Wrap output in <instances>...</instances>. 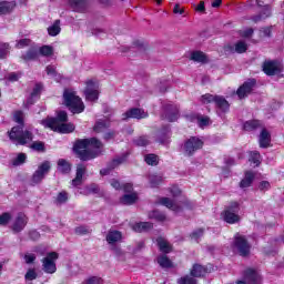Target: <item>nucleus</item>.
Masks as SVG:
<instances>
[{
	"instance_id": "9",
	"label": "nucleus",
	"mask_w": 284,
	"mask_h": 284,
	"mask_svg": "<svg viewBox=\"0 0 284 284\" xmlns=\"http://www.w3.org/2000/svg\"><path fill=\"white\" fill-rule=\"evenodd\" d=\"M50 162L49 161H44L42 162L39 166L38 170L33 173L32 179H31V183L33 185H37L39 183H41V181L43 179H45V174H48V172H50Z\"/></svg>"
},
{
	"instance_id": "53",
	"label": "nucleus",
	"mask_w": 284,
	"mask_h": 284,
	"mask_svg": "<svg viewBox=\"0 0 284 284\" xmlns=\"http://www.w3.org/2000/svg\"><path fill=\"white\" fill-rule=\"evenodd\" d=\"M11 219L12 215H10V213H3L2 215H0V225H8Z\"/></svg>"
},
{
	"instance_id": "4",
	"label": "nucleus",
	"mask_w": 284,
	"mask_h": 284,
	"mask_svg": "<svg viewBox=\"0 0 284 284\" xmlns=\"http://www.w3.org/2000/svg\"><path fill=\"white\" fill-rule=\"evenodd\" d=\"M40 123L43 128H49V130L60 132L61 134H70V132H74V124L59 123V120H54V118H47L45 120H41Z\"/></svg>"
},
{
	"instance_id": "7",
	"label": "nucleus",
	"mask_w": 284,
	"mask_h": 284,
	"mask_svg": "<svg viewBox=\"0 0 284 284\" xmlns=\"http://www.w3.org/2000/svg\"><path fill=\"white\" fill-rule=\"evenodd\" d=\"M201 101L202 103H205V104L215 103L216 108L221 110V112H227V110H230V102H227V100H225V98L221 95H213V94L206 93L202 95Z\"/></svg>"
},
{
	"instance_id": "35",
	"label": "nucleus",
	"mask_w": 284,
	"mask_h": 284,
	"mask_svg": "<svg viewBox=\"0 0 284 284\" xmlns=\"http://www.w3.org/2000/svg\"><path fill=\"white\" fill-rule=\"evenodd\" d=\"M257 128H261V121L258 120H251L244 123L246 132H252V130H257Z\"/></svg>"
},
{
	"instance_id": "29",
	"label": "nucleus",
	"mask_w": 284,
	"mask_h": 284,
	"mask_svg": "<svg viewBox=\"0 0 284 284\" xmlns=\"http://www.w3.org/2000/svg\"><path fill=\"white\" fill-rule=\"evenodd\" d=\"M49 37H58L61 34V20H55L52 26L48 28Z\"/></svg>"
},
{
	"instance_id": "46",
	"label": "nucleus",
	"mask_w": 284,
	"mask_h": 284,
	"mask_svg": "<svg viewBox=\"0 0 284 284\" xmlns=\"http://www.w3.org/2000/svg\"><path fill=\"white\" fill-rule=\"evenodd\" d=\"M9 52H10V44L8 43L0 44V59H6Z\"/></svg>"
},
{
	"instance_id": "37",
	"label": "nucleus",
	"mask_w": 284,
	"mask_h": 284,
	"mask_svg": "<svg viewBox=\"0 0 284 284\" xmlns=\"http://www.w3.org/2000/svg\"><path fill=\"white\" fill-rule=\"evenodd\" d=\"M144 161L148 165H159V156L154 153L146 154Z\"/></svg>"
},
{
	"instance_id": "58",
	"label": "nucleus",
	"mask_w": 284,
	"mask_h": 284,
	"mask_svg": "<svg viewBox=\"0 0 284 284\" xmlns=\"http://www.w3.org/2000/svg\"><path fill=\"white\" fill-rule=\"evenodd\" d=\"M65 201H68V192L62 191L58 194L57 196V203H65Z\"/></svg>"
},
{
	"instance_id": "20",
	"label": "nucleus",
	"mask_w": 284,
	"mask_h": 284,
	"mask_svg": "<svg viewBox=\"0 0 284 284\" xmlns=\"http://www.w3.org/2000/svg\"><path fill=\"white\" fill-rule=\"evenodd\" d=\"M69 6L74 10V12H85L88 2L87 0H70Z\"/></svg>"
},
{
	"instance_id": "23",
	"label": "nucleus",
	"mask_w": 284,
	"mask_h": 284,
	"mask_svg": "<svg viewBox=\"0 0 284 284\" xmlns=\"http://www.w3.org/2000/svg\"><path fill=\"white\" fill-rule=\"evenodd\" d=\"M83 174H85V166L83 164L78 165L75 179L72 180L73 187H78L83 183Z\"/></svg>"
},
{
	"instance_id": "52",
	"label": "nucleus",
	"mask_w": 284,
	"mask_h": 284,
	"mask_svg": "<svg viewBox=\"0 0 284 284\" xmlns=\"http://www.w3.org/2000/svg\"><path fill=\"white\" fill-rule=\"evenodd\" d=\"M74 232L79 236H83L85 234H90V229H88V226H78L75 227Z\"/></svg>"
},
{
	"instance_id": "48",
	"label": "nucleus",
	"mask_w": 284,
	"mask_h": 284,
	"mask_svg": "<svg viewBox=\"0 0 284 284\" xmlns=\"http://www.w3.org/2000/svg\"><path fill=\"white\" fill-rule=\"evenodd\" d=\"M178 283L179 284H196V280L194 277L186 275L178 280Z\"/></svg>"
},
{
	"instance_id": "8",
	"label": "nucleus",
	"mask_w": 284,
	"mask_h": 284,
	"mask_svg": "<svg viewBox=\"0 0 284 284\" xmlns=\"http://www.w3.org/2000/svg\"><path fill=\"white\" fill-rule=\"evenodd\" d=\"M57 258H59V253L51 252L42 260V267L47 274H54L57 272V263H54Z\"/></svg>"
},
{
	"instance_id": "26",
	"label": "nucleus",
	"mask_w": 284,
	"mask_h": 284,
	"mask_svg": "<svg viewBox=\"0 0 284 284\" xmlns=\"http://www.w3.org/2000/svg\"><path fill=\"white\" fill-rule=\"evenodd\" d=\"M156 243L160 248V252H163V254H170V252H172V245L169 244L165 239L159 237L156 240Z\"/></svg>"
},
{
	"instance_id": "18",
	"label": "nucleus",
	"mask_w": 284,
	"mask_h": 284,
	"mask_svg": "<svg viewBox=\"0 0 284 284\" xmlns=\"http://www.w3.org/2000/svg\"><path fill=\"white\" fill-rule=\"evenodd\" d=\"M244 276L247 284H261V275L255 270H246Z\"/></svg>"
},
{
	"instance_id": "6",
	"label": "nucleus",
	"mask_w": 284,
	"mask_h": 284,
	"mask_svg": "<svg viewBox=\"0 0 284 284\" xmlns=\"http://www.w3.org/2000/svg\"><path fill=\"white\" fill-rule=\"evenodd\" d=\"M239 202H231L229 207L222 213V219L225 223H230V225H234V223H239L241 221V216H239Z\"/></svg>"
},
{
	"instance_id": "51",
	"label": "nucleus",
	"mask_w": 284,
	"mask_h": 284,
	"mask_svg": "<svg viewBox=\"0 0 284 284\" xmlns=\"http://www.w3.org/2000/svg\"><path fill=\"white\" fill-rule=\"evenodd\" d=\"M55 121L58 123H65L68 121V113L65 111H59Z\"/></svg>"
},
{
	"instance_id": "30",
	"label": "nucleus",
	"mask_w": 284,
	"mask_h": 284,
	"mask_svg": "<svg viewBox=\"0 0 284 284\" xmlns=\"http://www.w3.org/2000/svg\"><path fill=\"white\" fill-rule=\"evenodd\" d=\"M191 61H195L196 63H207V55H205L203 51H193L191 53Z\"/></svg>"
},
{
	"instance_id": "5",
	"label": "nucleus",
	"mask_w": 284,
	"mask_h": 284,
	"mask_svg": "<svg viewBox=\"0 0 284 284\" xmlns=\"http://www.w3.org/2000/svg\"><path fill=\"white\" fill-rule=\"evenodd\" d=\"M251 248H252V246L250 245V243L247 242L245 236H243L239 233L235 234L234 241L232 244L233 252H237L240 254V256H250Z\"/></svg>"
},
{
	"instance_id": "16",
	"label": "nucleus",
	"mask_w": 284,
	"mask_h": 284,
	"mask_svg": "<svg viewBox=\"0 0 284 284\" xmlns=\"http://www.w3.org/2000/svg\"><path fill=\"white\" fill-rule=\"evenodd\" d=\"M263 71L268 77H274V74H278V72H281V64L276 61H266L263 64Z\"/></svg>"
},
{
	"instance_id": "2",
	"label": "nucleus",
	"mask_w": 284,
	"mask_h": 284,
	"mask_svg": "<svg viewBox=\"0 0 284 284\" xmlns=\"http://www.w3.org/2000/svg\"><path fill=\"white\" fill-rule=\"evenodd\" d=\"M64 104L67 108H69L70 112L72 114H81L83 110H85V104L83 103V100L77 95L75 91H72L70 89L64 90L63 93Z\"/></svg>"
},
{
	"instance_id": "3",
	"label": "nucleus",
	"mask_w": 284,
	"mask_h": 284,
	"mask_svg": "<svg viewBox=\"0 0 284 284\" xmlns=\"http://www.w3.org/2000/svg\"><path fill=\"white\" fill-rule=\"evenodd\" d=\"M10 141L16 145H28V143H32V139L34 135L32 132L26 130L23 131V126H13L11 131L8 132Z\"/></svg>"
},
{
	"instance_id": "59",
	"label": "nucleus",
	"mask_w": 284,
	"mask_h": 284,
	"mask_svg": "<svg viewBox=\"0 0 284 284\" xmlns=\"http://www.w3.org/2000/svg\"><path fill=\"white\" fill-rule=\"evenodd\" d=\"M271 187L272 185L268 181H262L258 185V190H261V192H266V190H270Z\"/></svg>"
},
{
	"instance_id": "1",
	"label": "nucleus",
	"mask_w": 284,
	"mask_h": 284,
	"mask_svg": "<svg viewBox=\"0 0 284 284\" xmlns=\"http://www.w3.org/2000/svg\"><path fill=\"white\" fill-rule=\"evenodd\" d=\"M101 148H103V143L95 138H91L78 140L73 150L81 161H90L91 159H97V156L101 154Z\"/></svg>"
},
{
	"instance_id": "31",
	"label": "nucleus",
	"mask_w": 284,
	"mask_h": 284,
	"mask_svg": "<svg viewBox=\"0 0 284 284\" xmlns=\"http://www.w3.org/2000/svg\"><path fill=\"white\" fill-rule=\"evenodd\" d=\"M254 172H246L244 179L240 182V187H250V185H252L254 182Z\"/></svg>"
},
{
	"instance_id": "14",
	"label": "nucleus",
	"mask_w": 284,
	"mask_h": 284,
	"mask_svg": "<svg viewBox=\"0 0 284 284\" xmlns=\"http://www.w3.org/2000/svg\"><path fill=\"white\" fill-rule=\"evenodd\" d=\"M160 203L173 212H182L183 207H185V202H174L170 197H162Z\"/></svg>"
},
{
	"instance_id": "54",
	"label": "nucleus",
	"mask_w": 284,
	"mask_h": 284,
	"mask_svg": "<svg viewBox=\"0 0 284 284\" xmlns=\"http://www.w3.org/2000/svg\"><path fill=\"white\" fill-rule=\"evenodd\" d=\"M26 281H34L37 278V271L34 268L29 270L24 275Z\"/></svg>"
},
{
	"instance_id": "45",
	"label": "nucleus",
	"mask_w": 284,
	"mask_h": 284,
	"mask_svg": "<svg viewBox=\"0 0 284 284\" xmlns=\"http://www.w3.org/2000/svg\"><path fill=\"white\" fill-rule=\"evenodd\" d=\"M149 217L154 219L155 221L163 222L165 221V214L159 212V211H153L149 214Z\"/></svg>"
},
{
	"instance_id": "44",
	"label": "nucleus",
	"mask_w": 284,
	"mask_h": 284,
	"mask_svg": "<svg viewBox=\"0 0 284 284\" xmlns=\"http://www.w3.org/2000/svg\"><path fill=\"white\" fill-rule=\"evenodd\" d=\"M135 145L139 148H145V145H150V140L148 136H140L136 140H134Z\"/></svg>"
},
{
	"instance_id": "12",
	"label": "nucleus",
	"mask_w": 284,
	"mask_h": 284,
	"mask_svg": "<svg viewBox=\"0 0 284 284\" xmlns=\"http://www.w3.org/2000/svg\"><path fill=\"white\" fill-rule=\"evenodd\" d=\"M257 6L263 7L264 6V12L260 16H255L252 18L254 23H258V21H263V19H267V17L272 16V10L270 9L268 3L274 0H256Z\"/></svg>"
},
{
	"instance_id": "25",
	"label": "nucleus",
	"mask_w": 284,
	"mask_h": 284,
	"mask_svg": "<svg viewBox=\"0 0 284 284\" xmlns=\"http://www.w3.org/2000/svg\"><path fill=\"white\" fill-rule=\"evenodd\" d=\"M122 237H123V235L121 234V232L109 231V233L106 234V242L110 245H114V243H119V241H121Z\"/></svg>"
},
{
	"instance_id": "27",
	"label": "nucleus",
	"mask_w": 284,
	"mask_h": 284,
	"mask_svg": "<svg viewBox=\"0 0 284 284\" xmlns=\"http://www.w3.org/2000/svg\"><path fill=\"white\" fill-rule=\"evenodd\" d=\"M17 3L14 1L8 2V1H1L0 2V14H8L11 11L14 10Z\"/></svg>"
},
{
	"instance_id": "49",
	"label": "nucleus",
	"mask_w": 284,
	"mask_h": 284,
	"mask_svg": "<svg viewBox=\"0 0 284 284\" xmlns=\"http://www.w3.org/2000/svg\"><path fill=\"white\" fill-rule=\"evenodd\" d=\"M31 149L36 150V152H45V145L43 142H33L31 144Z\"/></svg>"
},
{
	"instance_id": "11",
	"label": "nucleus",
	"mask_w": 284,
	"mask_h": 284,
	"mask_svg": "<svg viewBox=\"0 0 284 284\" xmlns=\"http://www.w3.org/2000/svg\"><path fill=\"white\" fill-rule=\"evenodd\" d=\"M84 97L87 101H98L99 100V84L97 82L89 80L87 81V88L84 90Z\"/></svg>"
},
{
	"instance_id": "17",
	"label": "nucleus",
	"mask_w": 284,
	"mask_h": 284,
	"mask_svg": "<svg viewBox=\"0 0 284 284\" xmlns=\"http://www.w3.org/2000/svg\"><path fill=\"white\" fill-rule=\"evenodd\" d=\"M28 225V216L23 213H19L16 220L13 221L12 224V230L14 232H21L23 229Z\"/></svg>"
},
{
	"instance_id": "32",
	"label": "nucleus",
	"mask_w": 284,
	"mask_h": 284,
	"mask_svg": "<svg viewBox=\"0 0 284 284\" xmlns=\"http://www.w3.org/2000/svg\"><path fill=\"white\" fill-rule=\"evenodd\" d=\"M205 274H207V270H205V267L201 266L200 264L193 265L191 276L200 278L201 276H205Z\"/></svg>"
},
{
	"instance_id": "39",
	"label": "nucleus",
	"mask_w": 284,
	"mask_h": 284,
	"mask_svg": "<svg viewBox=\"0 0 284 284\" xmlns=\"http://www.w3.org/2000/svg\"><path fill=\"white\" fill-rule=\"evenodd\" d=\"M39 52L42 57H52V54H54V48L51 45H42Z\"/></svg>"
},
{
	"instance_id": "38",
	"label": "nucleus",
	"mask_w": 284,
	"mask_h": 284,
	"mask_svg": "<svg viewBox=\"0 0 284 284\" xmlns=\"http://www.w3.org/2000/svg\"><path fill=\"white\" fill-rule=\"evenodd\" d=\"M39 57V52L37 49H30L24 55H22V59L24 61H34Z\"/></svg>"
},
{
	"instance_id": "63",
	"label": "nucleus",
	"mask_w": 284,
	"mask_h": 284,
	"mask_svg": "<svg viewBox=\"0 0 284 284\" xmlns=\"http://www.w3.org/2000/svg\"><path fill=\"white\" fill-rule=\"evenodd\" d=\"M197 121L200 128H205V125H210V118L207 116L199 118Z\"/></svg>"
},
{
	"instance_id": "43",
	"label": "nucleus",
	"mask_w": 284,
	"mask_h": 284,
	"mask_svg": "<svg viewBox=\"0 0 284 284\" xmlns=\"http://www.w3.org/2000/svg\"><path fill=\"white\" fill-rule=\"evenodd\" d=\"M250 161L254 163V165H261V153H258V151H252Z\"/></svg>"
},
{
	"instance_id": "33",
	"label": "nucleus",
	"mask_w": 284,
	"mask_h": 284,
	"mask_svg": "<svg viewBox=\"0 0 284 284\" xmlns=\"http://www.w3.org/2000/svg\"><path fill=\"white\" fill-rule=\"evenodd\" d=\"M154 225L150 222H140L133 225L134 232H149Z\"/></svg>"
},
{
	"instance_id": "15",
	"label": "nucleus",
	"mask_w": 284,
	"mask_h": 284,
	"mask_svg": "<svg viewBox=\"0 0 284 284\" xmlns=\"http://www.w3.org/2000/svg\"><path fill=\"white\" fill-rule=\"evenodd\" d=\"M254 85H256V80L252 79L248 80L247 82H244L239 89H237V97L239 99H245V97H247V94H250L252 92V90L254 89Z\"/></svg>"
},
{
	"instance_id": "60",
	"label": "nucleus",
	"mask_w": 284,
	"mask_h": 284,
	"mask_svg": "<svg viewBox=\"0 0 284 284\" xmlns=\"http://www.w3.org/2000/svg\"><path fill=\"white\" fill-rule=\"evenodd\" d=\"M125 159L126 156L114 159L111 163L112 170H114V168H116L118 165H121V163H124Z\"/></svg>"
},
{
	"instance_id": "34",
	"label": "nucleus",
	"mask_w": 284,
	"mask_h": 284,
	"mask_svg": "<svg viewBox=\"0 0 284 284\" xmlns=\"http://www.w3.org/2000/svg\"><path fill=\"white\" fill-rule=\"evenodd\" d=\"M70 170H72V166L67 160L60 159L58 161V171H60L61 174H69Z\"/></svg>"
},
{
	"instance_id": "47",
	"label": "nucleus",
	"mask_w": 284,
	"mask_h": 284,
	"mask_svg": "<svg viewBox=\"0 0 284 284\" xmlns=\"http://www.w3.org/2000/svg\"><path fill=\"white\" fill-rule=\"evenodd\" d=\"M82 284H103V278L99 276H91L87 278Z\"/></svg>"
},
{
	"instance_id": "42",
	"label": "nucleus",
	"mask_w": 284,
	"mask_h": 284,
	"mask_svg": "<svg viewBox=\"0 0 284 284\" xmlns=\"http://www.w3.org/2000/svg\"><path fill=\"white\" fill-rule=\"evenodd\" d=\"M235 52H237V54H243V52H247V43H245V41H239L237 43H235Z\"/></svg>"
},
{
	"instance_id": "21",
	"label": "nucleus",
	"mask_w": 284,
	"mask_h": 284,
	"mask_svg": "<svg viewBox=\"0 0 284 284\" xmlns=\"http://www.w3.org/2000/svg\"><path fill=\"white\" fill-rule=\"evenodd\" d=\"M165 119H168L171 123H173V121H176V119H179V106L169 104L166 106Z\"/></svg>"
},
{
	"instance_id": "61",
	"label": "nucleus",
	"mask_w": 284,
	"mask_h": 284,
	"mask_svg": "<svg viewBox=\"0 0 284 284\" xmlns=\"http://www.w3.org/2000/svg\"><path fill=\"white\" fill-rule=\"evenodd\" d=\"M160 182H161V176H156V175L150 176L151 187H156V185H159Z\"/></svg>"
},
{
	"instance_id": "36",
	"label": "nucleus",
	"mask_w": 284,
	"mask_h": 284,
	"mask_svg": "<svg viewBox=\"0 0 284 284\" xmlns=\"http://www.w3.org/2000/svg\"><path fill=\"white\" fill-rule=\"evenodd\" d=\"M158 263H159V265H160L161 267H165V268L172 267V261H171L170 257L166 256V255H160V256L158 257Z\"/></svg>"
},
{
	"instance_id": "62",
	"label": "nucleus",
	"mask_w": 284,
	"mask_h": 284,
	"mask_svg": "<svg viewBox=\"0 0 284 284\" xmlns=\"http://www.w3.org/2000/svg\"><path fill=\"white\" fill-rule=\"evenodd\" d=\"M24 261L27 264L34 263V261H37V255H34L32 253H27L24 255Z\"/></svg>"
},
{
	"instance_id": "13",
	"label": "nucleus",
	"mask_w": 284,
	"mask_h": 284,
	"mask_svg": "<svg viewBox=\"0 0 284 284\" xmlns=\"http://www.w3.org/2000/svg\"><path fill=\"white\" fill-rule=\"evenodd\" d=\"M122 119L123 121L128 119H148V112H145V110L143 109L133 108L128 110L124 114H122Z\"/></svg>"
},
{
	"instance_id": "24",
	"label": "nucleus",
	"mask_w": 284,
	"mask_h": 284,
	"mask_svg": "<svg viewBox=\"0 0 284 284\" xmlns=\"http://www.w3.org/2000/svg\"><path fill=\"white\" fill-rule=\"evenodd\" d=\"M110 128V120L101 119L95 122L93 130L99 134L101 132H105Z\"/></svg>"
},
{
	"instance_id": "57",
	"label": "nucleus",
	"mask_w": 284,
	"mask_h": 284,
	"mask_svg": "<svg viewBox=\"0 0 284 284\" xmlns=\"http://www.w3.org/2000/svg\"><path fill=\"white\" fill-rule=\"evenodd\" d=\"M13 120L16 121V123L23 125V113L21 111H16L13 114Z\"/></svg>"
},
{
	"instance_id": "41",
	"label": "nucleus",
	"mask_w": 284,
	"mask_h": 284,
	"mask_svg": "<svg viewBox=\"0 0 284 284\" xmlns=\"http://www.w3.org/2000/svg\"><path fill=\"white\" fill-rule=\"evenodd\" d=\"M26 159H28V155H26V153H19L12 161V164L16 166L23 165V163H26Z\"/></svg>"
},
{
	"instance_id": "28",
	"label": "nucleus",
	"mask_w": 284,
	"mask_h": 284,
	"mask_svg": "<svg viewBox=\"0 0 284 284\" xmlns=\"http://www.w3.org/2000/svg\"><path fill=\"white\" fill-rule=\"evenodd\" d=\"M138 200H139V195L136 193H131V194L123 195L120 199V203H122V205H132L136 203Z\"/></svg>"
},
{
	"instance_id": "50",
	"label": "nucleus",
	"mask_w": 284,
	"mask_h": 284,
	"mask_svg": "<svg viewBox=\"0 0 284 284\" xmlns=\"http://www.w3.org/2000/svg\"><path fill=\"white\" fill-rule=\"evenodd\" d=\"M99 193V185L91 184L85 187L84 194H98Z\"/></svg>"
},
{
	"instance_id": "56",
	"label": "nucleus",
	"mask_w": 284,
	"mask_h": 284,
	"mask_svg": "<svg viewBox=\"0 0 284 284\" xmlns=\"http://www.w3.org/2000/svg\"><path fill=\"white\" fill-rule=\"evenodd\" d=\"M32 41L30 39H21L17 42L16 48L21 49V48H27V45H30Z\"/></svg>"
},
{
	"instance_id": "64",
	"label": "nucleus",
	"mask_w": 284,
	"mask_h": 284,
	"mask_svg": "<svg viewBox=\"0 0 284 284\" xmlns=\"http://www.w3.org/2000/svg\"><path fill=\"white\" fill-rule=\"evenodd\" d=\"M260 32H262L263 37H272V27L262 28Z\"/></svg>"
},
{
	"instance_id": "10",
	"label": "nucleus",
	"mask_w": 284,
	"mask_h": 284,
	"mask_svg": "<svg viewBox=\"0 0 284 284\" xmlns=\"http://www.w3.org/2000/svg\"><path fill=\"white\" fill-rule=\"evenodd\" d=\"M203 148V141L199 138H190L184 143V152L186 156H192L196 152V150H201Z\"/></svg>"
},
{
	"instance_id": "55",
	"label": "nucleus",
	"mask_w": 284,
	"mask_h": 284,
	"mask_svg": "<svg viewBox=\"0 0 284 284\" xmlns=\"http://www.w3.org/2000/svg\"><path fill=\"white\" fill-rule=\"evenodd\" d=\"M203 236V229H197L191 233L192 241H199Z\"/></svg>"
},
{
	"instance_id": "22",
	"label": "nucleus",
	"mask_w": 284,
	"mask_h": 284,
	"mask_svg": "<svg viewBox=\"0 0 284 284\" xmlns=\"http://www.w3.org/2000/svg\"><path fill=\"white\" fill-rule=\"evenodd\" d=\"M41 90H43V85L41 83L34 85L30 98L24 103L26 108H29V105H32L34 103V99H38L39 94H41Z\"/></svg>"
},
{
	"instance_id": "19",
	"label": "nucleus",
	"mask_w": 284,
	"mask_h": 284,
	"mask_svg": "<svg viewBox=\"0 0 284 284\" xmlns=\"http://www.w3.org/2000/svg\"><path fill=\"white\" fill-rule=\"evenodd\" d=\"M260 148H270V143H272V135L265 129L262 130L258 138Z\"/></svg>"
},
{
	"instance_id": "40",
	"label": "nucleus",
	"mask_w": 284,
	"mask_h": 284,
	"mask_svg": "<svg viewBox=\"0 0 284 284\" xmlns=\"http://www.w3.org/2000/svg\"><path fill=\"white\" fill-rule=\"evenodd\" d=\"M45 70H47L48 77H52L53 79H55V81H59V79H61V75L57 74V67L48 65Z\"/></svg>"
}]
</instances>
